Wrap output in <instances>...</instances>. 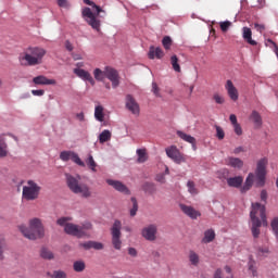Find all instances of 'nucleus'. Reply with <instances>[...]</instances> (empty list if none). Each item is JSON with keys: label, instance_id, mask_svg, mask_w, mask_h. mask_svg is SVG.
Wrapping results in <instances>:
<instances>
[{"label": "nucleus", "instance_id": "1", "mask_svg": "<svg viewBox=\"0 0 278 278\" xmlns=\"http://www.w3.org/2000/svg\"><path fill=\"white\" fill-rule=\"evenodd\" d=\"M252 220L251 232L253 238H260V227H268V220L266 219V206L261 205L258 202L252 203V211L250 213Z\"/></svg>", "mask_w": 278, "mask_h": 278}, {"label": "nucleus", "instance_id": "2", "mask_svg": "<svg viewBox=\"0 0 278 278\" xmlns=\"http://www.w3.org/2000/svg\"><path fill=\"white\" fill-rule=\"evenodd\" d=\"M18 229L24 238H27L28 240L45 238V226H42V220H40V218H33L29 220V227L20 225Z\"/></svg>", "mask_w": 278, "mask_h": 278}, {"label": "nucleus", "instance_id": "3", "mask_svg": "<svg viewBox=\"0 0 278 278\" xmlns=\"http://www.w3.org/2000/svg\"><path fill=\"white\" fill-rule=\"evenodd\" d=\"M45 55H47V50L43 48H28L24 55L20 56V62L23 66H38V64H42Z\"/></svg>", "mask_w": 278, "mask_h": 278}, {"label": "nucleus", "instance_id": "4", "mask_svg": "<svg viewBox=\"0 0 278 278\" xmlns=\"http://www.w3.org/2000/svg\"><path fill=\"white\" fill-rule=\"evenodd\" d=\"M65 177L67 188H70L71 192L74 194H80L83 199H90V197H92L90 187L86 184L79 182L81 179L79 176L75 177L73 175L66 174Z\"/></svg>", "mask_w": 278, "mask_h": 278}, {"label": "nucleus", "instance_id": "5", "mask_svg": "<svg viewBox=\"0 0 278 278\" xmlns=\"http://www.w3.org/2000/svg\"><path fill=\"white\" fill-rule=\"evenodd\" d=\"M83 1L84 3H86V5H91V8H93L97 12V14H94L92 13V10H90V8H85L83 10L84 18H86V22L88 23V25H90V27H92V29H94L96 31H101V20L97 18V16H99L100 12H105V11H103L101 7L97 5L94 2L90 0H83Z\"/></svg>", "mask_w": 278, "mask_h": 278}, {"label": "nucleus", "instance_id": "6", "mask_svg": "<svg viewBox=\"0 0 278 278\" xmlns=\"http://www.w3.org/2000/svg\"><path fill=\"white\" fill-rule=\"evenodd\" d=\"M42 187L38 185V182L35 180H27L22 190V199L24 201H36L39 199Z\"/></svg>", "mask_w": 278, "mask_h": 278}, {"label": "nucleus", "instance_id": "7", "mask_svg": "<svg viewBox=\"0 0 278 278\" xmlns=\"http://www.w3.org/2000/svg\"><path fill=\"white\" fill-rule=\"evenodd\" d=\"M92 229V224L90 222H86L83 225L75 224H66L64 231L68 236H75L76 238H84V236H88V231Z\"/></svg>", "mask_w": 278, "mask_h": 278}, {"label": "nucleus", "instance_id": "8", "mask_svg": "<svg viewBox=\"0 0 278 278\" xmlns=\"http://www.w3.org/2000/svg\"><path fill=\"white\" fill-rule=\"evenodd\" d=\"M268 167V159L263 157L257 161L256 169H255V177H256V186L257 188H264L266 186V168Z\"/></svg>", "mask_w": 278, "mask_h": 278}, {"label": "nucleus", "instance_id": "9", "mask_svg": "<svg viewBox=\"0 0 278 278\" xmlns=\"http://www.w3.org/2000/svg\"><path fill=\"white\" fill-rule=\"evenodd\" d=\"M121 229H123V224L121 223V220L116 219L111 228L112 244L116 251H121V249H123V241L121 240Z\"/></svg>", "mask_w": 278, "mask_h": 278}, {"label": "nucleus", "instance_id": "10", "mask_svg": "<svg viewBox=\"0 0 278 278\" xmlns=\"http://www.w3.org/2000/svg\"><path fill=\"white\" fill-rule=\"evenodd\" d=\"M60 160H62V162H68L70 160H72L74 164H77V166H81L83 168L86 167V163L81 161V159L79 157V154L71 150L62 151L60 153Z\"/></svg>", "mask_w": 278, "mask_h": 278}, {"label": "nucleus", "instance_id": "11", "mask_svg": "<svg viewBox=\"0 0 278 278\" xmlns=\"http://www.w3.org/2000/svg\"><path fill=\"white\" fill-rule=\"evenodd\" d=\"M105 75L106 79L111 81L112 88H118V86H121V75L116 68L112 66H105Z\"/></svg>", "mask_w": 278, "mask_h": 278}, {"label": "nucleus", "instance_id": "12", "mask_svg": "<svg viewBox=\"0 0 278 278\" xmlns=\"http://www.w3.org/2000/svg\"><path fill=\"white\" fill-rule=\"evenodd\" d=\"M141 236L149 242H155V240H157V226L153 224L146 226L141 230Z\"/></svg>", "mask_w": 278, "mask_h": 278}, {"label": "nucleus", "instance_id": "13", "mask_svg": "<svg viewBox=\"0 0 278 278\" xmlns=\"http://www.w3.org/2000/svg\"><path fill=\"white\" fill-rule=\"evenodd\" d=\"M165 151H166L167 157L173 160L176 164H181L182 162H186V159L184 157L181 152H179V149H177V147L172 146L167 148Z\"/></svg>", "mask_w": 278, "mask_h": 278}, {"label": "nucleus", "instance_id": "14", "mask_svg": "<svg viewBox=\"0 0 278 278\" xmlns=\"http://www.w3.org/2000/svg\"><path fill=\"white\" fill-rule=\"evenodd\" d=\"M126 108L131 114H140V105H138V102H136V99L131 94L126 96Z\"/></svg>", "mask_w": 278, "mask_h": 278}, {"label": "nucleus", "instance_id": "15", "mask_svg": "<svg viewBox=\"0 0 278 278\" xmlns=\"http://www.w3.org/2000/svg\"><path fill=\"white\" fill-rule=\"evenodd\" d=\"M106 184L109 186H112V188H114V190H117V192H122V194H130L127 186L118 180L106 179Z\"/></svg>", "mask_w": 278, "mask_h": 278}, {"label": "nucleus", "instance_id": "16", "mask_svg": "<svg viewBox=\"0 0 278 278\" xmlns=\"http://www.w3.org/2000/svg\"><path fill=\"white\" fill-rule=\"evenodd\" d=\"M74 73L79 77V79H83V81H89L92 86H94L96 81L90 72L84 68H74Z\"/></svg>", "mask_w": 278, "mask_h": 278}, {"label": "nucleus", "instance_id": "17", "mask_svg": "<svg viewBox=\"0 0 278 278\" xmlns=\"http://www.w3.org/2000/svg\"><path fill=\"white\" fill-rule=\"evenodd\" d=\"M180 210L186 214V216H189V218H192V220H197L199 216H201V213L192 206H188L186 204H180Z\"/></svg>", "mask_w": 278, "mask_h": 278}, {"label": "nucleus", "instance_id": "18", "mask_svg": "<svg viewBox=\"0 0 278 278\" xmlns=\"http://www.w3.org/2000/svg\"><path fill=\"white\" fill-rule=\"evenodd\" d=\"M225 88H226L228 97L231 99V101H238L239 93H238V89L236 88V86H233V81L227 80Z\"/></svg>", "mask_w": 278, "mask_h": 278}, {"label": "nucleus", "instance_id": "19", "mask_svg": "<svg viewBox=\"0 0 278 278\" xmlns=\"http://www.w3.org/2000/svg\"><path fill=\"white\" fill-rule=\"evenodd\" d=\"M33 83L36 86H55V84H56L55 79H49L43 75H39V76L33 78Z\"/></svg>", "mask_w": 278, "mask_h": 278}, {"label": "nucleus", "instance_id": "20", "mask_svg": "<svg viewBox=\"0 0 278 278\" xmlns=\"http://www.w3.org/2000/svg\"><path fill=\"white\" fill-rule=\"evenodd\" d=\"M242 38L248 45H251L252 47H255L257 45V41L253 40V31L249 27L242 28Z\"/></svg>", "mask_w": 278, "mask_h": 278}, {"label": "nucleus", "instance_id": "21", "mask_svg": "<svg viewBox=\"0 0 278 278\" xmlns=\"http://www.w3.org/2000/svg\"><path fill=\"white\" fill-rule=\"evenodd\" d=\"M148 55L150 60H155V58L156 60H162L164 58V51L162 48L151 46Z\"/></svg>", "mask_w": 278, "mask_h": 278}, {"label": "nucleus", "instance_id": "22", "mask_svg": "<svg viewBox=\"0 0 278 278\" xmlns=\"http://www.w3.org/2000/svg\"><path fill=\"white\" fill-rule=\"evenodd\" d=\"M243 181L244 178L242 176L227 178V185L229 186V188H241Z\"/></svg>", "mask_w": 278, "mask_h": 278}, {"label": "nucleus", "instance_id": "23", "mask_svg": "<svg viewBox=\"0 0 278 278\" xmlns=\"http://www.w3.org/2000/svg\"><path fill=\"white\" fill-rule=\"evenodd\" d=\"M227 166H231L232 168H242L244 166V162L241 159L229 156L226 159Z\"/></svg>", "mask_w": 278, "mask_h": 278}, {"label": "nucleus", "instance_id": "24", "mask_svg": "<svg viewBox=\"0 0 278 278\" xmlns=\"http://www.w3.org/2000/svg\"><path fill=\"white\" fill-rule=\"evenodd\" d=\"M224 270L225 271L217 269L213 278H233V274H231V267L226 266Z\"/></svg>", "mask_w": 278, "mask_h": 278}, {"label": "nucleus", "instance_id": "25", "mask_svg": "<svg viewBox=\"0 0 278 278\" xmlns=\"http://www.w3.org/2000/svg\"><path fill=\"white\" fill-rule=\"evenodd\" d=\"M250 121H252L256 129H260V127H262L263 125L262 115L257 111H252L250 115Z\"/></svg>", "mask_w": 278, "mask_h": 278}, {"label": "nucleus", "instance_id": "26", "mask_svg": "<svg viewBox=\"0 0 278 278\" xmlns=\"http://www.w3.org/2000/svg\"><path fill=\"white\" fill-rule=\"evenodd\" d=\"M87 251L94 249L96 251H103V243L97 241H87L81 244Z\"/></svg>", "mask_w": 278, "mask_h": 278}, {"label": "nucleus", "instance_id": "27", "mask_svg": "<svg viewBox=\"0 0 278 278\" xmlns=\"http://www.w3.org/2000/svg\"><path fill=\"white\" fill-rule=\"evenodd\" d=\"M215 239H216V232L214 231V229H207L204 232L202 242L203 244H210V242H214Z\"/></svg>", "mask_w": 278, "mask_h": 278}, {"label": "nucleus", "instance_id": "28", "mask_svg": "<svg viewBox=\"0 0 278 278\" xmlns=\"http://www.w3.org/2000/svg\"><path fill=\"white\" fill-rule=\"evenodd\" d=\"M93 77H94L96 81H105V79H106L105 67L103 71L99 67L96 68L93 71Z\"/></svg>", "mask_w": 278, "mask_h": 278}, {"label": "nucleus", "instance_id": "29", "mask_svg": "<svg viewBox=\"0 0 278 278\" xmlns=\"http://www.w3.org/2000/svg\"><path fill=\"white\" fill-rule=\"evenodd\" d=\"M177 136L181 138V140H185V142H189V144H194L197 142V139L181 130L177 131Z\"/></svg>", "mask_w": 278, "mask_h": 278}, {"label": "nucleus", "instance_id": "30", "mask_svg": "<svg viewBox=\"0 0 278 278\" xmlns=\"http://www.w3.org/2000/svg\"><path fill=\"white\" fill-rule=\"evenodd\" d=\"M94 118L99 121V123H103L105 118V114H103V106L98 105L94 109Z\"/></svg>", "mask_w": 278, "mask_h": 278}, {"label": "nucleus", "instance_id": "31", "mask_svg": "<svg viewBox=\"0 0 278 278\" xmlns=\"http://www.w3.org/2000/svg\"><path fill=\"white\" fill-rule=\"evenodd\" d=\"M142 188L148 194H155L157 192V187L153 182H146Z\"/></svg>", "mask_w": 278, "mask_h": 278}, {"label": "nucleus", "instance_id": "32", "mask_svg": "<svg viewBox=\"0 0 278 278\" xmlns=\"http://www.w3.org/2000/svg\"><path fill=\"white\" fill-rule=\"evenodd\" d=\"M112 140V132L110 130H103L99 136L100 144Z\"/></svg>", "mask_w": 278, "mask_h": 278}, {"label": "nucleus", "instance_id": "33", "mask_svg": "<svg viewBox=\"0 0 278 278\" xmlns=\"http://www.w3.org/2000/svg\"><path fill=\"white\" fill-rule=\"evenodd\" d=\"M73 268L75 273H84L86 270V262L75 261L73 264Z\"/></svg>", "mask_w": 278, "mask_h": 278}, {"label": "nucleus", "instance_id": "34", "mask_svg": "<svg viewBox=\"0 0 278 278\" xmlns=\"http://www.w3.org/2000/svg\"><path fill=\"white\" fill-rule=\"evenodd\" d=\"M40 256L42 260H55L53 252L47 248L41 249Z\"/></svg>", "mask_w": 278, "mask_h": 278}, {"label": "nucleus", "instance_id": "35", "mask_svg": "<svg viewBox=\"0 0 278 278\" xmlns=\"http://www.w3.org/2000/svg\"><path fill=\"white\" fill-rule=\"evenodd\" d=\"M170 64L176 73H181V66L179 65V58H177V55H172Z\"/></svg>", "mask_w": 278, "mask_h": 278}, {"label": "nucleus", "instance_id": "36", "mask_svg": "<svg viewBox=\"0 0 278 278\" xmlns=\"http://www.w3.org/2000/svg\"><path fill=\"white\" fill-rule=\"evenodd\" d=\"M86 164L88 168L92 170V173H97V162H94V157H92L91 154H89L88 157L86 159Z\"/></svg>", "mask_w": 278, "mask_h": 278}, {"label": "nucleus", "instance_id": "37", "mask_svg": "<svg viewBox=\"0 0 278 278\" xmlns=\"http://www.w3.org/2000/svg\"><path fill=\"white\" fill-rule=\"evenodd\" d=\"M189 262H190V264H192V266H199V262H200L199 254H197V252H194V251H190L189 252Z\"/></svg>", "mask_w": 278, "mask_h": 278}, {"label": "nucleus", "instance_id": "38", "mask_svg": "<svg viewBox=\"0 0 278 278\" xmlns=\"http://www.w3.org/2000/svg\"><path fill=\"white\" fill-rule=\"evenodd\" d=\"M0 157H8V143L0 137Z\"/></svg>", "mask_w": 278, "mask_h": 278}, {"label": "nucleus", "instance_id": "39", "mask_svg": "<svg viewBox=\"0 0 278 278\" xmlns=\"http://www.w3.org/2000/svg\"><path fill=\"white\" fill-rule=\"evenodd\" d=\"M137 155H138L139 164H144V162L147 161V150L138 149L137 150Z\"/></svg>", "mask_w": 278, "mask_h": 278}, {"label": "nucleus", "instance_id": "40", "mask_svg": "<svg viewBox=\"0 0 278 278\" xmlns=\"http://www.w3.org/2000/svg\"><path fill=\"white\" fill-rule=\"evenodd\" d=\"M248 266L249 270L252 273V277H257V268L255 267V261L253 260V257H250Z\"/></svg>", "mask_w": 278, "mask_h": 278}, {"label": "nucleus", "instance_id": "41", "mask_svg": "<svg viewBox=\"0 0 278 278\" xmlns=\"http://www.w3.org/2000/svg\"><path fill=\"white\" fill-rule=\"evenodd\" d=\"M187 188H188V192L190 193V194H199V190L197 189V186L194 185V181H192V180H189L188 182H187Z\"/></svg>", "mask_w": 278, "mask_h": 278}, {"label": "nucleus", "instance_id": "42", "mask_svg": "<svg viewBox=\"0 0 278 278\" xmlns=\"http://www.w3.org/2000/svg\"><path fill=\"white\" fill-rule=\"evenodd\" d=\"M162 45H163L164 49H166V51H168V49H170V47H173V39H170L169 36H165L162 40Z\"/></svg>", "mask_w": 278, "mask_h": 278}, {"label": "nucleus", "instance_id": "43", "mask_svg": "<svg viewBox=\"0 0 278 278\" xmlns=\"http://www.w3.org/2000/svg\"><path fill=\"white\" fill-rule=\"evenodd\" d=\"M68 220H71V217H61L56 220V225H60V227H64V229H66V225L71 224Z\"/></svg>", "mask_w": 278, "mask_h": 278}, {"label": "nucleus", "instance_id": "44", "mask_svg": "<svg viewBox=\"0 0 278 278\" xmlns=\"http://www.w3.org/2000/svg\"><path fill=\"white\" fill-rule=\"evenodd\" d=\"M48 276L51 278H66V274L63 270H54L52 275L48 273Z\"/></svg>", "mask_w": 278, "mask_h": 278}, {"label": "nucleus", "instance_id": "45", "mask_svg": "<svg viewBox=\"0 0 278 278\" xmlns=\"http://www.w3.org/2000/svg\"><path fill=\"white\" fill-rule=\"evenodd\" d=\"M130 201L132 203V210H130V216H136L138 212V201L136 200V198H131Z\"/></svg>", "mask_w": 278, "mask_h": 278}, {"label": "nucleus", "instance_id": "46", "mask_svg": "<svg viewBox=\"0 0 278 278\" xmlns=\"http://www.w3.org/2000/svg\"><path fill=\"white\" fill-rule=\"evenodd\" d=\"M267 254H268V248H258L256 251V255L260 258L266 257Z\"/></svg>", "mask_w": 278, "mask_h": 278}, {"label": "nucleus", "instance_id": "47", "mask_svg": "<svg viewBox=\"0 0 278 278\" xmlns=\"http://www.w3.org/2000/svg\"><path fill=\"white\" fill-rule=\"evenodd\" d=\"M253 181H255V174L250 173L245 179V185L250 186V188H253Z\"/></svg>", "mask_w": 278, "mask_h": 278}, {"label": "nucleus", "instance_id": "48", "mask_svg": "<svg viewBox=\"0 0 278 278\" xmlns=\"http://www.w3.org/2000/svg\"><path fill=\"white\" fill-rule=\"evenodd\" d=\"M219 27L222 29V31H229V27H231V22L226 21V22H220L219 23Z\"/></svg>", "mask_w": 278, "mask_h": 278}, {"label": "nucleus", "instance_id": "49", "mask_svg": "<svg viewBox=\"0 0 278 278\" xmlns=\"http://www.w3.org/2000/svg\"><path fill=\"white\" fill-rule=\"evenodd\" d=\"M216 137L218 140H224L225 139V130L220 126H216Z\"/></svg>", "mask_w": 278, "mask_h": 278}, {"label": "nucleus", "instance_id": "50", "mask_svg": "<svg viewBox=\"0 0 278 278\" xmlns=\"http://www.w3.org/2000/svg\"><path fill=\"white\" fill-rule=\"evenodd\" d=\"M213 99H214L215 103H217L218 105H223V103H225V98L218 93H215L213 96Z\"/></svg>", "mask_w": 278, "mask_h": 278}, {"label": "nucleus", "instance_id": "51", "mask_svg": "<svg viewBox=\"0 0 278 278\" xmlns=\"http://www.w3.org/2000/svg\"><path fill=\"white\" fill-rule=\"evenodd\" d=\"M3 249H5V239L0 238V261L3 260Z\"/></svg>", "mask_w": 278, "mask_h": 278}, {"label": "nucleus", "instance_id": "52", "mask_svg": "<svg viewBox=\"0 0 278 278\" xmlns=\"http://www.w3.org/2000/svg\"><path fill=\"white\" fill-rule=\"evenodd\" d=\"M155 181H157L159 184H166L165 174H157L155 177Z\"/></svg>", "mask_w": 278, "mask_h": 278}, {"label": "nucleus", "instance_id": "53", "mask_svg": "<svg viewBox=\"0 0 278 278\" xmlns=\"http://www.w3.org/2000/svg\"><path fill=\"white\" fill-rule=\"evenodd\" d=\"M233 131L237 136H242V126L240 124L232 125Z\"/></svg>", "mask_w": 278, "mask_h": 278}, {"label": "nucleus", "instance_id": "54", "mask_svg": "<svg viewBox=\"0 0 278 278\" xmlns=\"http://www.w3.org/2000/svg\"><path fill=\"white\" fill-rule=\"evenodd\" d=\"M59 8H71L68 0H56Z\"/></svg>", "mask_w": 278, "mask_h": 278}, {"label": "nucleus", "instance_id": "55", "mask_svg": "<svg viewBox=\"0 0 278 278\" xmlns=\"http://www.w3.org/2000/svg\"><path fill=\"white\" fill-rule=\"evenodd\" d=\"M128 255H130L131 257H138V250H136L135 248H129Z\"/></svg>", "mask_w": 278, "mask_h": 278}, {"label": "nucleus", "instance_id": "56", "mask_svg": "<svg viewBox=\"0 0 278 278\" xmlns=\"http://www.w3.org/2000/svg\"><path fill=\"white\" fill-rule=\"evenodd\" d=\"M254 27L256 30L260 31V34H262L265 29H266V26L264 24H254Z\"/></svg>", "mask_w": 278, "mask_h": 278}, {"label": "nucleus", "instance_id": "57", "mask_svg": "<svg viewBox=\"0 0 278 278\" xmlns=\"http://www.w3.org/2000/svg\"><path fill=\"white\" fill-rule=\"evenodd\" d=\"M31 94H34V97H42L45 94V90H31Z\"/></svg>", "mask_w": 278, "mask_h": 278}, {"label": "nucleus", "instance_id": "58", "mask_svg": "<svg viewBox=\"0 0 278 278\" xmlns=\"http://www.w3.org/2000/svg\"><path fill=\"white\" fill-rule=\"evenodd\" d=\"M229 121H230V123H231L232 126L239 124V123H238V117L236 116V114H231V115L229 116Z\"/></svg>", "mask_w": 278, "mask_h": 278}, {"label": "nucleus", "instance_id": "59", "mask_svg": "<svg viewBox=\"0 0 278 278\" xmlns=\"http://www.w3.org/2000/svg\"><path fill=\"white\" fill-rule=\"evenodd\" d=\"M268 199V192L266 191V189H263L261 191V200H263L264 202H266Z\"/></svg>", "mask_w": 278, "mask_h": 278}, {"label": "nucleus", "instance_id": "60", "mask_svg": "<svg viewBox=\"0 0 278 278\" xmlns=\"http://www.w3.org/2000/svg\"><path fill=\"white\" fill-rule=\"evenodd\" d=\"M152 90L156 97H160V88L157 87V84H152Z\"/></svg>", "mask_w": 278, "mask_h": 278}, {"label": "nucleus", "instance_id": "61", "mask_svg": "<svg viewBox=\"0 0 278 278\" xmlns=\"http://www.w3.org/2000/svg\"><path fill=\"white\" fill-rule=\"evenodd\" d=\"M235 155H240V153H244V148L238 147L233 150Z\"/></svg>", "mask_w": 278, "mask_h": 278}, {"label": "nucleus", "instance_id": "62", "mask_svg": "<svg viewBox=\"0 0 278 278\" xmlns=\"http://www.w3.org/2000/svg\"><path fill=\"white\" fill-rule=\"evenodd\" d=\"M65 48L67 49V51H73V43H71V41L66 40L65 41Z\"/></svg>", "mask_w": 278, "mask_h": 278}, {"label": "nucleus", "instance_id": "63", "mask_svg": "<svg viewBox=\"0 0 278 278\" xmlns=\"http://www.w3.org/2000/svg\"><path fill=\"white\" fill-rule=\"evenodd\" d=\"M249 190H251V186H249V185H245V182H244V185L241 187V192H249Z\"/></svg>", "mask_w": 278, "mask_h": 278}, {"label": "nucleus", "instance_id": "64", "mask_svg": "<svg viewBox=\"0 0 278 278\" xmlns=\"http://www.w3.org/2000/svg\"><path fill=\"white\" fill-rule=\"evenodd\" d=\"M76 118H78V121H84V113H78Z\"/></svg>", "mask_w": 278, "mask_h": 278}]
</instances>
